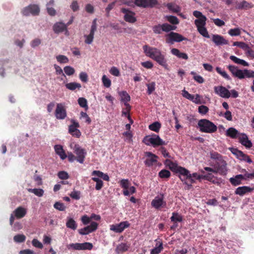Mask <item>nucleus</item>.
<instances>
[{
  "label": "nucleus",
  "mask_w": 254,
  "mask_h": 254,
  "mask_svg": "<svg viewBox=\"0 0 254 254\" xmlns=\"http://www.w3.org/2000/svg\"><path fill=\"white\" fill-rule=\"evenodd\" d=\"M161 128V124L158 122H154L149 126V128L155 132H158Z\"/></svg>",
  "instance_id": "42"
},
{
  "label": "nucleus",
  "mask_w": 254,
  "mask_h": 254,
  "mask_svg": "<svg viewBox=\"0 0 254 254\" xmlns=\"http://www.w3.org/2000/svg\"><path fill=\"white\" fill-rule=\"evenodd\" d=\"M54 207L59 211H64L66 209V206L64 204L59 201L55 202L54 204Z\"/></svg>",
  "instance_id": "50"
},
{
  "label": "nucleus",
  "mask_w": 254,
  "mask_h": 254,
  "mask_svg": "<svg viewBox=\"0 0 254 254\" xmlns=\"http://www.w3.org/2000/svg\"><path fill=\"white\" fill-rule=\"evenodd\" d=\"M92 180L96 183L95 189L97 190H100L103 186V181L99 178L93 177Z\"/></svg>",
  "instance_id": "41"
},
{
  "label": "nucleus",
  "mask_w": 254,
  "mask_h": 254,
  "mask_svg": "<svg viewBox=\"0 0 254 254\" xmlns=\"http://www.w3.org/2000/svg\"><path fill=\"white\" fill-rule=\"evenodd\" d=\"M216 70L219 74H220L224 78H225L227 80H231V78H230V76L227 73V72L225 71L222 70V69L220 67H216Z\"/></svg>",
  "instance_id": "49"
},
{
  "label": "nucleus",
  "mask_w": 254,
  "mask_h": 254,
  "mask_svg": "<svg viewBox=\"0 0 254 254\" xmlns=\"http://www.w3.org/2000/svg\"><path fill=\"white\" fill-rule=\"evenodd\" d=\"M71 124L68 126V132L72 136L79 138L81 135L80 131L78 129L80 127L79 123L73 119L70 120Z\"/></svg>",
  "instance_id": "7"
},
{
  "label": "nucleus",
  "mask_w": 254,
  "mask_h": 254,
  "mask_svg": "<svg viewBox=\"0 0 254 254\" xmlns=\"http://www.w3.org/2000/svg\"><path fill=\"white\" fill-rule=\"evenodd\" d=\"M58 177L61 180H66L69 178L68 173L65 171H60L58 174Z\"/></svg>",
  "instance_id": "64"
},
{
  "label": "nucleus",
  "mask_w": 254,
  "mask_h": 254,
  "mask_svg": "<svg viewBox=\"0 0 254 254\" xmlns=\"http://www.w3.org/2000/svg\"><path fill=\"white\" fill-rule=\"evenodd\" d=\"M69 195L73 199L79 200L80 198V192L79 191L73 190L70 193Z\"/></svg>",
  "instance_id": "62"
},
{
  "label": "nucleus",
  "mask_w": 254,
  "mask_h": 254,
  "mask_svg": "<svg viewBox=\"0 0 254 254\" xmlns=\"http://www.w3.org/2000/svg\"><path fill=\"white\" fill-rule=\"evenodd\" d=\"M212 40L217 46L228 44V40L225 39L223 36L217 34L212 35Z\"/></svg>",
  "instance_id": "20"
},
{
  "label": "nucleus",
  "mask_w": 254,
  "mask_h": 254,
  "mask_svg": "<svg viewBox=\"0 0 254 254\" xmlns=\"http://www.w3.org/2000/svg\"><path fill=\"white\" fill-rule=\"evenodd\" d=\"M246 179L243 175H237L234 177L231 178L229 181L234 186H237L242 184V180Z\"/></svg>",
  "instance_id": "22"
},
{
  "label": "nucleus",
  "mask_w": 254,
  "mask_h": 254,
  "mask_svg": "<svg viewBox=\"0 0 254 254\" xmlns=\"http://www.w3.org/2000/svg\"><path fill=\"white\" fill-rule=\"evenodd\" d=\"M214 92L222 98H229L231 96L230 92L223 86H215Z\"/></svg>",
  "instance_id": "15"
},
{
  "label": "nucleus",
  "mask_w": 254,
  "mask_h": 254,
  "mask_svg": "<svg viewBox=\"0 0 254 254\" xmlns=\"http://www.w3.org/2000/svg\"><path fill=\"white\" fill-rule=\"evenodd\" d=\"M222 156L217 152L212 151L210 152V157L212 159L215 160H219Z\"/></svg>",
  "instance_id": "59"
},
{
  "label": "nucleus",
  "mask_w": 254,
  "mask_h": 254,
  "mask_svg": "<svg viewBox=\"0 0 254 254\" xmlns=\"http://www.w3.org/2000/svg\"><path fill=\"white\" fill-rule=\"evenodd\" d=\"M227 163L226 162L224 163V164H223L219 166H217V167L215 168V169L216 170V173H218L219 174L221 175H225L227 173Z\"/></svg>",
  "instance_id": "36"
},
{
  "label": "nucleus",
  "mask_w": 254,
  "mask_h": 254,
  "mask_svg": "<svg viewBox=\"0 0 254 254\" xmlns=\"http://www.w3.org/2000/svg\"><path fill=\"white\" fill-rule=\"evenodd\" d=\"M156 242L155 247L151 250L150 254H159L163 251V247L162 242L158 241L157 240H156Z\"/></svg>",
  "instance_id": "27"
},
{
  "label": "nucleus",
  "mask_w": 254,
  "mask_h": 254,
  "mask_svg": "<svg viewBox=\"0 0 254 254\" xmlns=\"http://www.w3.org/2000/svg\"><path fill=\"white\" fill-rule=\"evenodd\" d=\"M239 142L246 148H251L253 144L251 140L248 138V136L245 133H241L238 136Z\"/></svg>",
  "instance_id": "18"
},
{
  "label": "nucleus",
  "mask_w": 254,
  "mask_h": 254,
  "mask_svg": "<svg viewBox=\"0 0 254 254\" xmlns=\"http://www.w3.org/2000/svg\"><path fill=\"white\" fill-rule=\"evenodd\" d=\"M197 28V30L199 33L202 35L203 37L209 38V35L207 32L206 28L205 27V26H199Z\"/></svg>",
  "instance_id": "45"
},
{
  "label": "nucleus",
  "mask_w": 254,
  "mask_h": 254,
  "mask_svg": "<svg viewBox=\"0 0 254 254\" xmlns=\"http://www.w3.org/2000/svg\"><path fill=\"white\" fill-rule=\"evenodd\" d=\"M120 186L124 189H128L129 188V182L127 179H122L121 180Z\"/></svg>",
  "instance_id": "60"
},
{
  "label": "nucleus",
  "mask_w": 254,
  "mask_h": 254,
  "mask_svg": "<svg viewBox=\"0 0 254 254\" xmlns=\"http://www.w3.org/2000/svg\"><path fill=\"white\" fill-rule=\"evenodd\" d=\"M94 35V34L91 33H90L88 35H85V43L87 44H91L93 41Z\"/></svg>",
  "instance_id": "61"
},
{
  "label": "nucleus",
  "mask_w": 254,
  "mask_h": 254,
  "mask_svg": "<svg viewBox=\"0 0 254 254\" xmlns=\"http://www.w3.org/2000/svg\"><path fill=\"white\" fill-rule=\"evenodd\" d=\"M119 94L121 97V101L125 104H128V102L130 100V97L129 95L126 91L120 92Z\"/></svg>",
  "instance_id": "29"
},
{
  "label": "nucleus",
  "mask_w": 254,
  "mask_h": 254,
  "mask_svg": "<svg viewBox=\"0 0 254 254\" xmlns=\"http://www.w3.org/2000/svg\"><path fill=\"white\" fill-rule=\"evenodd\" d=\"M66 226L68 228L75 230L77 227V224L72 218L67 217Z\"/></svg>",
  "instance_id": "30"
},
{
  "label": "nucleus",
  "mask_w": 254,
  "mask_h": 254,
  "mask_svg": "<svg viewBox=\"0 0 254 254\" xmlns=\"http://www.w3.org/2000/svg\"><path fill=\"white\" fill-rule=\"evenodd\" d=\"M228 33L232 36H239L241 34V31L239 28H233L230 29Z\"/></svg>",
  "instance_id": "56"
},
{
  "label": "nucleus",
  "mask_w": 254,
  "mask_h": 254,
  "mask_svg": "<svg viewBox=\"0 0 254 254\" xmlns=\"http://www.w3.org/2000/svg\"><path fill=\"white\" fill-rule=\"evenodd\" d=\"M198 112L202 115H205L209 111L208 108L204 105H201L199 106Z\"/></svg>",
  "instance_id": "63"
},
{
  "label": "nucleus",
  "mask_w": 254,
  "mask_h": 254,
  "mask_svg": "<svg viewBox=\"0 0 254 254\" xmlns=\"http://www.w3.org/2000/svg\"><path fill=\"white\" fill-rule=\"evenodd\" d=\"M239 134L238 130L234 127L229 128L226 131V135L232 138H238Z\"/></svg>",
  "instance_id": "33"
},
{
  "label": "nucleus",
  "mask_w": 254,
  "mask_h": 254,
  "mask_svg": "<svg viewBox=\"0 0 254 254\" xmlns=\"http://www.w3.org/2000/svg\"><path fill=\"white\" fill-rule=\"evenodd\" d=\"M170 219L171 221L173 222H181L183 221L182 216L176 212H173L172 213V216L170 218Z\"/></svg>",
  "instance_id": "43"
},
{
  "label": "nucleus",
  "mask_w": 254,
  "mask_h": 254,
  "mask_svg": "<svg viewBox=\"0 0 254 254\" xmlns=\"http://www.w3.org/2000/svg\"><path fill=\"white\" fill-rule=\"evenodd\" d=\"M27 190L29 192L33 193L35 195L39 197H41L44 194V190L42 189H28Z\"/></svg>",
  "instance_id": "39"
},
{
  "label": "nucleus",
  "mask_w": 254,
  "mask_h": 254,
  "mask_svg": "<svg viewBox=\"0 0 254 254\" xmlns=\"http://www.w3.org/2000/svg\"><path fill=\"white\" fill-rule=\"evenodd\" d=\"M124 105L126 107L123 109L122 112V115L127 117L130 123L132 124L133 122L129 115V112L131 110V107L129 104H125Z\"/></svg>",
  "instance_id": "26"
},
{
  "label": "nucleus",
  "mask_w": 254,
  "mask_h": 254,
  "mask_svg": "<svg viewBox=\"0 0 254 254\" xmlns=\"http://www.w3.org/2000/svg\"><path fill=\"white\" fill-rule=\"evenodd\" d=\"M167 20L173 24H178L179 22L178 18L175 16H167Z\"/></svg>",
  "instance_id": "58"
},
{
  "label": "nucleus",
  "mask_w": 254,
  "mask_h": 254,
  "mask_svg": "<svg viewBox=\"0 0 254 254\" xmlns=\"http://www.w3.org/2000/svg\"><path fill=\"white\" fill-rule=\"evenodd\" d=\"M55 115L58 120H64L66 117V111L64 104L58 103L57 104Z\"/></svg>",
  "instance_id": "11"
},
{
  "label": "nucleus",
  "mask_w": 254,
  "mask_h": 254,
  "mask_svg": "<svg viewBox=\"0 0 254 254\" xmlns=\"http://www.w3.org/2000/svg\"><path fill=\"white\" fill-rule=\"evenodd\" d=\"M142 141L146 145H152L154 147L166 145L167 144L158 135L155 134H152L151 135L145 136Z\"/></svg>",
  "instance_id": "4"
},
{
  "label": "nucleus",
  "mask_w": 254,
  "mask_h": 254,
  "mask_svg": "<svg viewBox=\"0 0 254 254\" xmlns=\"http://www.w3.org/2000/svg\"><path fill=\"white\" fill-rule=\"evenodd\" d=\"M172 55L176 56L179 59L187 60L189 59L188 56L186 53H182L180 51L176 48H173L171 50Z\"/></svg>",
  "instance_id": "24"
},
{
  "label": "nucleus",
  "mask_w": 254,
  "mask_h": 254,
  "mask_svg": "<svg viewBox=\"0 0 254 254\" xmlns=\"http://www.w3.org/2000/svg\"><path fill=\"white\" fill-rule=\"evenodd\" d=\"M73 150L77 156L76 159L77 161L83 164L87 154L86 150L81 148L79 144H76L74 146Z\"/></svg>",
  "instance_id": "6"
},
{
  "label": "nucleus",
  "mask_w": 254,
  "mask_h": 254,
  "mask_svg": "<svg viewBox=\"0 0 254 254\" xmlns=\"http://www.w3.org/2000/svg\"><path fill=\"white\" fill-rule=\"evenodd\" d=\"M121 11L124 14V20L128 23H134L136 21V18L135 17V13L129 9L122 8Z\"/></svg>",
  "instance_id": "10"
},
{
  "label": "nucleus",
  "mask_w": 254,
  "mask_h": 254,
  "mask_svg": "<svg viewBox=\"0 0 254 254\" xmlns=\"http://www.w3.org/2000/svg\"><path fill=\"white\" fill-rule=\"evenodd\" d=\"M65 73L67 75H73L75 72L74 68L70 66H66L64 68Z\"/></svg>",
  "instance_id": "54"
},
{
  "label": "nucleus",
  "mask_w": 254,
  "mask_h": 254,
  "mask_svg": "<svg viewBox=\"0 0 254 254\" xmlns=\"http://www.w3.org/2000/svg\"><path fill=\"white\" fill-rule=\"evenodd\" d=\"M40 11V9L38 4H30L24 7L21 10V13L24 16H29L30 14L36 16L39 14Z\"/></svg>",
  "instance_id": "5"
},
{
  "label": "nucleus",
  "mask_w": 254,
  "mask_h": 254,
  "mask_svg": "<svg viewBox=\"0 0 254 254\" xmlns=\"http://www.w3.org/2000/svg\"><path fill=\"white\" fill-rule=\"evenodd\" d=\"M65 87L67 89L71 91H73L76 89L79 90L81 87V85L79 83L73 82L66 83L65 84Z\"/></svg>",
  "instance_id": "35"
},
{
  "label": "nucleus",
  "mask_w": 254,
  "mask_h": 254,
  "mask_svg": "<svg viewBox=\"0 0 254 254\" xmlns=\"http://www.w3.org/2000/svg\"><path fill=\"white\" fill-rule=\"evenodd\" d=\"M130 224L128 221L121 222L119 224L110 225V230L116 233H121L126 228L129 227Z\"/></svg>",
  "instance_id": "13"
},
{
  "label": "nucleus",
  "mask_w": 254,
  "mask_h": 254,
  "mask_svg": "<svg viewBox=\"0 0 254 254\" xmlns=\"http://www.w3.org/2000/svg\"><path fill=\"white\" fill-rule=\"evenodd\" d=\"M92 176H96L98 178H102L104 180L106 181H109V177L107 174H104L100 171H93L91 173Z\"/></svg>",
  "instance_id": "32"
},
{
  "label": "nucleus",
  "mask_w": 254,
  "mask_h": 254,
  "mask_svg": "<svg viewBox=\"0 0 254 254\" xmlns=\"http://www.w3.org/2000/svg\"><path fill=\"white\" fill-rule=\"evenodd\" d=\"M171 176V173L169 171L163 169L159 173V176L161 178H169Z\"/></svg>",
  "instance_id": "48"
},
{
  "label": "nucleus",
  "mask_w": 254,
  "mask_h": 254,
  "mask_svg": "<svg viewBox=\"0 0 254 254\" xmlns=\"http://www.w3.org/2000/svg\"><path fill=\"white\" fill-rule=\"evenodd\" d=\"M54 149L56 154L60 156L61 159L64 160L67 157V155L61 145H55Z\"/></svg>",
  "instance_id": "23"
},
{
  "label": "nucleus",
  "mask_w": 254,
  "mask_h": 254,
  "mask_svg": "<svg viewBox=\"0 0 254 254\" xmlns=\"http://www.w3.org/2000/svg\"><path fill=\"white\" fill-rule=\"evenodd\" d=\"M77 101L78 104L81 107L85 108V110H87L88 109L87 101L85 98L83 97H80L78 98Z\"/></svg>",
  "instance_id": "44"
},
{
  "label": "nucleus",
  "mask_w": 254,
  "mask_h": 254,
  "mask_svg": "<svg viewBox=\"0 0 254 254\" xmlns=\"http://www.w3.org/2000/svg\"><path fill=\"white\" fill-rule=\"evenodd\" d=\"M206 18L205 16H203L201 18L195 19L194 21L195 24L197 28L199 26H203L206 24Z\"/></svg>",
  "instance_id": "40"
},
{
  "label": "nucleus",
  "mask_w": 254,
  "mask_h": 254,
  "mask_svg": "<svg viewBox=\"0 0 254 254\" xmlns=\"http://www.w3.org/2000/svg\"><path fill=\"white\" fill-rule=\"evenodd\" d=\"M129 248V246L125 243H121L117 247V250L119 252H125L127 251Z\"/></svg>",
  "instance_id": "55"
},
{
  "label": "nucleus",
  "mask_w": 254,
  "mask_h": 254,
  "mask_svg": "<svg viewBox=\"0 0 254 254\" xmlns=\"http://www.w3.org/2000/svg\"><path fill=\"white\" fill-rule=\"evenodd\" d=\"M134 3L139 7H147V0H134Z\"/></svg>",
  "instance_id": "57"
},
{
  "label": "nucleus",
  "mask_w": 254,
  "mask_h": 254,
  "mask_svg": "<svg viewBox=\"0 0 254 254\" xmlns=\"http://www.w3.org/2000/svg\"><path fill=\"white\" fill-rule=\"evenodd\" d=\"M145 156L147 157L144 161L146 166L150 167L157 162L158 156L151 152H145Z\"/></svg>",
  "instance_id": "16"
},
{
  "label": "nucleus",
  "mask_w": 254,
  "mask_h": 254,
  "mask_svg": "<svg viewBox=\"0 0 254 254\" xmlns=\"http://www.w3.org/2000/svg\"><path fill=\"white\" fill-rule=\"evenodd\" d=\"M143 50L147 57L156 61L159 64L165 68L167 66L165 56L162 53L159 49L145 45L143 46Z\"/></svg>",
  "instance_id": "1"
},
{
  "label": "nucleus",
  "mask_w": 254,
  "mask_h": 254,
  "mask_svg": "<svg viewBox=\"0 0 254 254\" xmlns=\"http://www.w3.org/2000/svg\"><path fill=\"white\" fill-rule=\"evenodd\" d=\"M151 205L156 209H160L161 208L165 207L166 206V202L164 200L163 194L157 195L151 201Z\"/></svg>",
  "instance_id": "8"
},
{
  "label": "nucleus",
  "mask_w": 254,
  "mask_h": 254,
  "mask_svg": "<svg viewBox=\"0 0 254 254\" xmlns=\"http://www.w3.org/2000/svg\"><path fill=\"white\" fill-rule=\"evenodd\" d=\"M14 216L17 219H20L24 217L26 214V210L23 207H17L14 211Z\"/></svg>",
  "instance_id": "25"
},
{
  "label": "nucleus",
  "mask_w": 254,
  "mask_h": 254,
  "mask_svg": "<svg viewBox=\"0 0 254 254\" xmlns=\"http://www.w3.org/2000/svg\"><path fill=\"white\" fill-rule=\"evenodd\" d=\"M165 164L169 167V169L173 172L176 173L179 166L176 163H174L169 159H166Z\"/></svg>",
  "instance_id": "31"
},
{
  "label": "nucleus",
  "mask_w": 254,
  "mask_h": 254,
  "mask_svg": "<svg viewBox=\"0 0 254 254\" xmlns=\"http://www.w3.org/2000/svg\"><path fill=\"white\" fill-rule=\"evenodd\" d=\"M98 224L96 222H92L90 225L78 230V233L82 235H87L95 231L98 227Z\"/></svg>",
  "instance_id": "14"
},
{
  "label": "nucleus",
  "mask_w": 254,
  "mask_h": 254,
  "mask_svg": "<svg viewBox=\"0 0 254 254\" xmlns=\"http://www.w3.org/2000/svg\"><path fill=\"white\" fill-rule=\"evenodd\" d=\"M185 40H186V38H184L182 35L178 33L171 32L166 35V42L167 43L172 44L175 42H180Z\"/></svg>",
  "instance_id": "9"
},
{
  "label": "nucleus",
  "mask_w": 254,
  "mask_h": 254,
  "mask_svg": "<svg viewBox=\"0 0 254 254\" xmlns=\"http://www.w3.org/2000/svg\"><path fill=\"white\" fill-rule=\"evenodd\" d=\"M146 86L147 87V92L148 95H150L155 89V83L154 82H152L147 84Z\"/></svg>",
  "instance_id": "53"
},
{
  "label": "nucleus",
  "mask_w": 254,
  "mask_h": 254,
  "mask_svg": "<svg viewBox=\"0 0 254 254\" xmlns=\"http://www.w3.org/2000/svg\"><path fill=\"white\" fill-rule=\"evenodd\" d=\"M227 68L231 72L234 77H237L240 79L245 77H254V71L245 69L241 70L238 69L237 66L233 65H229Z\"/></svg>",
  "instance_id": "2"
},
{
  "label": "nucleus",
  "mask_w": 254,
  "mask_h": 254,
  "mask_svg": "<svg viewBox=\"0 0 254 254\" xmlns=\"http://www.w3.org/2000/svg\"><path fill=\"white\" fill-rule=\"evenodd\" d=\"M253 190H254V188L248 186L239 187L235 190V193L240 196H243L247 193L252 192Z\"/></svg>",
  "instance_id": "21"
},
{
  "label": "nucleus",
  "mask_w": 254,
  "mask_h": 254,
  "mask_svg": "<svg viewBox=\"0 0 254 254\" xmlns=\"http://www.w3.org/2000/svg\"><path fill=\"white\" fill-rule=\"evenodd\" d=\"M198 127L201 132L213 133L217 129V126L212 122L207 119H201L198 122Z\"/></svg>",
  "instance_id": "3"
},
{
  "label": "nucleus",
  "mask_w": 254,
  "mask_h": 254,
  "mask_svg": "<svg viewBox=\"0 0 254 254\" xmlns=\"http://www.w3.org/2000/svg\"><path fill=\"white\" fill-rule=\"evenodd\" d=\"M53 30L56 33H62L64 31H65L66 33L68 32L67 25L62 22L55 23L53 26Z\"/></svg>",
  "instance_id": "19"
},
{
  "label": "nucleus",
  "mask_w": 254,
  "mask_h": 254,
  "mask_svg": "<svg viewBox=\"0 0 254 254\" xmlns=\"http://www.w3.org/2000/svg\"><path fill=\"white\" fill-rule=\"evenodd\" d=\"M230 59L237 64H241L245 66L249 65V64L244 60L239 59L235 56H231Z\"/></svg>",
  "instance_id": "34"
},
{
  "label": "nucleus",
  "mask_w": 254,
  "mask_h": 254,
  "mask_svg": "<svg viewBox=\"0 0 254 254\" xmlns=\"http://www.w3.org/2000/svg\"><path fill=\"white\" fill-rule=\"evenodd\" d=\"M93 247L92 244L89 242L80 243V250H91Z\"/></svg>",
  "instance_id": "46"
},
{
  "label": "nucleus",
  "mask_w": 254,
  "mask_h": 254,
  "mask_svg": "<svg viewBox=\"0 0 254 254\" xmlns=\"http://www.w3.org/2000/svg\"><path fill=\"white\" fill-rule=\"evenodd\" d=\"M179 178L182 182H184V183L188 186V189H190L192 185V184L195 183L194 180L191 177V175H190V178H182L181 176H179Z\"/></svg>",
  "instance_id": "37"
},
{
  "label": "nucleus",
  "mask_w": 254,
  "mask_h": 254,
  "mask_svg": "<svg viewBox=\"0 0 254 254\" xmlns=\"http://www.w3.org/2000/svg\"><path fill=\"white\" fill-rule=\"evenodd\" d=\"M56 59L60 64H66L69 62V60L67 57L62 55L57 56L56 57Z\"/></svg>",
  "instance_id": "47"
},
{
  "label": "nucleus",
  "mask_w": 254,
  "mask_h": 254,
  "mask_svg": "<svg viewBox=\"0 0 254 254\" xmlns=\"http://www.w3.org/2000/svg\"><path fill=\"white\" fill-rule=\"evenodd\" d=\"M102 82L105 87L109 88L111 86V81L106 75H103L102 78Z\"/></svg>",
  "instance_id": "52"
},
{
  "label": "nucleus",
  "mask_w": 254,
  "mask_h": 254,
  "mask_svg": "<svg viewBox=\"0 0 254 254\" xmlns=\"http://www.w3.org/2000/svg\"><path fill=\"white\" fill-rule=\"evenodd\" d=\"M166 6L170 11L173 12L177 13L180 11V7L176 4L173 2L168 3Z\"/></svg>",
  "instance_id": "38"
},
{
  "label": "nucleus",
  "mask_w": 254,
  "mask_h": 254,
  "mask_svg": "<svg viewBox=\"0 0 254 254\" xmlns=\"http://www.w3.org/2000/svg\"><path fill=\"white\" fill-rule=\"evenodd\" d=\"M176 173H179V177L180 176L182 178H186L190 177V173L189 171L181 166L179 167Z\"/></svg>",
  "instance_id": "28"
},
{
  "label": "nucleus",
  "mask_w": 254,
  "mask_h": 254,
  "mask_svg": "<svg viewBox=\"0 0 254 254\" xmlns=\"http://www.w3.org/2000/svg\"><path fill=\"white\" fill-rule=\"evenodd\" d=\"M230 150L232 153L239 160L247 162L249 163H252L253 161L250 157L248 155L244 153L242 151L234 148H231Z\"/></svg>",
  "instance_id": "12"
},
{
  "label": "nucleus",
  "mask_w": 254,
  "mask_h": 254,
  "mask_svg": "<svg viewBox=\"0 0 254 254\" xmlns=\"http://www.w3.org/2000/svg\"><path fill=\"white\" fill-rule=\"evenodd\" d=\"M26 237L23 234H18L15 235L13 240L17 243H22L25 241Z\"/></svg>",
  "instance_id": "51"
},
{
  "label": "nucleus",
  "mask_w": 254,
  "mask_h": 254,
  "mask_svg": "<svg viewBox=\"0 0 254 254\" xmlns=\"http://www.w3.org/2000/svg\"><path fill=\"white\" fill-rule=\"evenodd\" d=\"M254 5L252 3H249L245 0L239 2L237 0L235 1V8L236 9H248L253 7Z\"/></svg>",
  "instance_id": "17"
}]
</instances>
